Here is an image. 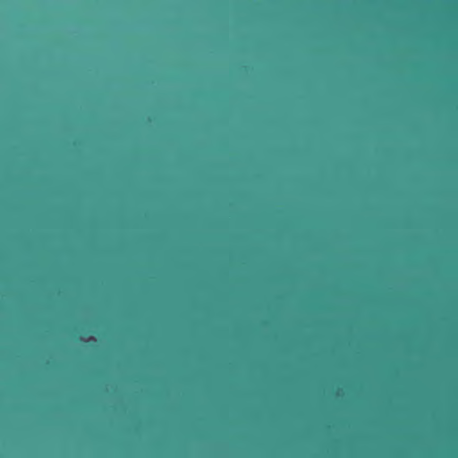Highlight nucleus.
Returning a JSON list of instances; mask_svg holds the SVG:
<instances>
[{"label": "nucleus", "mask_w": 458, "mask_h": 458, "mask_svg": "<svg viewBox=\"0 0 458 458\" xmlns=\"http://www.w3.org/2000/svg\"><path fill=\"white\" fill-rule=\"evenodd\" d=\"M23 106H24V110H25L26 109V99L25 98H24Z\"/></svg>", "instance_id": "obj_3"}, {"label": "nucleus", "mask_w": 458, "mask_h": 458, "mask_svg": "<svg viewBox=\"0 0 458 458\" xmlns=\"http://www.w3.org/2000/svg\"><path fill=\"white\" fill-rule=\"evenodd\" d=\"M34 260H35V259H30V267L33 265V261H34Z\"/></svg>", "instance_id": "obj_4"}, {"label": "nucleus", "mask_w": 458, "mask_h": 458, "mask_svg": "<svg viewBox=\"0 0 458 458\" xmlns=\"http://www.w3.org/2000/svg\"><path fill=\"white\" fill-rule=\"evenodd\" d=\"M24 127L26 117L24 116ZM26 131L23 136V166H22V325H29V163L27 162Z\"/></svg>", "instance_id": "obj_1"}, {"label": "nucleus", "mask_w": 458, "mask_h": 458, "mask_svg": "<svg viewBox=\"0 0 458 458\" xmlns=\"http://www.w3.org/2000/svg\"><path fill=\"white\" fill-rule=\"evenodd\" d=\"M22 336H23V346H22V356H23V369H22V410L24 414L23 420V457L26 458V431H27V422H26V411L29 409V367H27V359H29V344L27 343V337H29V325H22Z\"/></svg>", "instance_id": "obj_2"}]
</instances>
